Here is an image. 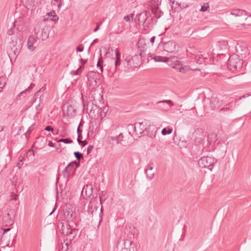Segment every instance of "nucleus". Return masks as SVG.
Segmentation results:
<instances>
[{
  "instance_id": "1",
  "label": "nucleus",
  "mask_w": 251,
  "mask_h": 251,
  "mask_svg": "<svg viewBox=\"0 0 251 251\" xmlns=\"http://www.w3.org/2000/svg\"><path fill=\"white\" fill-rule=\"evenodd\" d=\"M61 224L62 225L60 229L61 233L67 236L66 240H69L71 241L78 234V230L74 227L73 224L71 225V223H68L66 225L62 223Z\"/></svg>"
},
{
  "instance_id": "2",
  "label": "nucleus",
  "mask_w": 251,
  "mask_h": 251,
  "mask_svg": "<svg viewBox=\"0 0 251 251\" xmlns=\"http://www.w3.org/2000/svg\"><path fill=\"white\" fill-rule=\"evenodd\" d=\"M88 213L91 217L92 222H98L99 225L102 221L101 215L102 214L101 209L99 211L98 207L92 202L89 204L87 210Z\"/></svg>"
},
{
  "instance_id": "3",
  "label": "nucleus",
  "mask_w": 251,
  "mask_h": 251,
  "mask_svg": "<svg viewBox=\"0 0 251 251\" xmlns=\"http://www.w3.org/2000/svg\"><path fill=\"white\" fill-rule=\"evenodd\" d=\"M109 142H115L117 144H121L123 146H126L129 145L132 140V136L130 132L124 136L123 133H120L116 137L111 136L108 138Z\"/></svg>"
},
{
  "instance_id": "4",
  "label": "nucleus",
  "mask_w": 251,
  "mask_h": 251,
  "mask_svg": "<svg viewBox=\"0 0 251 251\" xmlns=\"http://www.w3.org/2000/svg\"><path fill=\"white\" fill-rule=\"evenodd\" d=\"M116 251H137L135 244L128 240H122L118 242Z\"/></svg>"
},
{
  "instance_id": "5",
  "label": "nucleus",
  "mask_w": 251,
  "mask_h": 251,
  "mask_svg": "<svg viewBox=\"0 0 251 251\" xmlns=\"http://www.w3.org/2000/svg\"><path fill=\"white\" fill-rule=\"evenodd\" d=\"M227 65L232 71H239L242 67V61L237 55H232L229 58Z\"/></svg>"
},
{
  "instance_id": "6",
  "label": "nucleus",
  "mask_w": 251,
  "mask_h": 251,
  "mask_svg": "<svg viewBox=\"0 0 251 251\" xmlns=\"http://www.w3.org/2000/svg\"><path fill=\"white\" fill-rule=\"evenodd\" d=\"M88 85L92 89L99 86L100 84L99 78V74L93 71H90L87 74Z\"/></svg>"
},
{
  "instance_id": "7",
  "label": "nucleus",
  "mask_w": 251,
  "mask_h": 251,
  "mask_svg": "<svg viewBox=\"0 0 251 251\" xmlns=\"http://www.w3.org/2000/svg\"><path fill=\"white\" fill-rule=\"evenodd\" d=\"M64 217L68 223H72L76 226V224L74 222V220L76 217V213L73 210V207L71 205H66L64 210Z\"/></svg>"
},
{
  "instance_id": "8",
  "label": "nucleus",
  "mask_w": 251,
  "mask_h": 251,
  "mask_svg": "<svg viewBox=\"0 0 251 251\" xmlns=\"http://www.w3.org/2000/svg\"><path fill=\"white\" fill-rule=\"evenodd\" d=\"M215 163V159L211 156H203L199 159V165L201 168H208L210 171L212 170L213 165Z\"/></svg>"
},
{
  "instance_id": "9",
  "label": "nucleus",
  "mask_w": 251,
  "mask_h": 251,
  "mask_svg": "<svg viewBox=\"0 0 251 251\" xmlns=\"http://www.w3.org/2000/svg\"><path fill=\"white\" fill-rule=\"evenodd\" d=\"M15 214V210L11 208H7L4 216V220L5 222L11 224L13 222Z\"/></svg>"
},
{
  "instance_id": "10",
  "label": "nucleus",
  "mask_w": 251,
  "mask_h": 251,
  "mask_svg": "<svg viewBox=\"0 0 251 251\" xmlns=\"http://www.w3.org/2000/svg\"><path fill=\"white\" fill-rule=\"evenodd\" d=\"M176 47V44L173 41H169L168 42L164 43L163 48L165 51L172 53L175 50Z\"/></svg>"
},
{
  "instance_id": "11",
  "label": "nucleus",
  "mask_w": 251,
  "mask_h": 251,
  "mask_svg": "<svg viewBox=\"0 0 251 251\" xmlns=\"http://www.w3.org/2000/svg\"><path fill=\"white\" fill-rule=\"evenodd\" d=\"M75 170V168H74L73 165H71V164H68L62 171V174L64 177L68 178L72 176V173H74Z\"/></svg>"
},
{
  "instance_id": "12",
  "label": "nucleus",
  "mask_w": 251,
  "mask_h": 251,
  "mask_svg": "<svg viewBox=\"0 0 251 251\" xmlns=\"http://www.w3.org/2000/svg\"><path fill=\"white\" fill-rule=\"evenodd\" d=\"M36 37L33 35H30L28 37L27 43V49L31 51H34L36 49V47L34 46V44L36 43Z\"/></svg>"
},
{
  "instance_id": "13",
  "label": "nucleus",
  "mask_w": 251,
  "mask_h": 251,
  "mask_svg": "<svg viewBox=\"0 0 251 251\" xmlns=\"http://www.w3.org/2000/svg\"><path fill=\"white\" fill-rule=\"evenodd\" d=\"M145 173L147 177L150 179H151L154 177L155 171L153 163H150L148 164L147 168L145 169Z\"/></svg>"
},
{
  "instance_id": "14",
  "label": "nucleus",
  "mask_w": 251,
  "mask_h": 251,
  "mask_svg": "<svg viewBox=\"0 0 251 251\" xmlns=\"http://www.w3.org/2000/svg\"><path fill=\"white\" fill-rule=\"evenodd\" d=\"M158 104H162L160 105V108L162 110H167L169 107L174 105V103L171 100H164L157 102Z\"/></svg>"
},
{
  "instance_id": "15",
  "label": "nucleus",
  "mask_w": 251,
  "mask_h": 251,
  "mask_svg": "<svg viewBox=\"0 0 251 251\" xmlns=\"http://www.w3.org/2000/svg\"><path fill=\"white\" fill-rule=\"evenodd\" d=\"M137 47L141 52L145 51L148 48L147 42L145 39H140L137 44Z\"/></svg>"
},
{
  "instance_id": "16",
  "label": "nucleus",
  "mask_w": 251,
  "mask_h": 251,
  "mask_svg": "<svg viewBox=\"0 0 251 251\" xmlns=\"http://www.w3.org/2000/svg\"><path fill=\"white\" fill-rule=\"evenodd\" d=\"M92 187L91 185H87L84 186L81 192V194L83 197L85 198V197H86V199L87 197H89L91 195L92 192Z\"/></svg>"
},
{
  "instance_id": "17",
  "label": "nucleus",
  "mask_w": 251,
  "mask_h": 251,
  "mask_svg": "<svg viewBox=\"0 0 251 251\" xmlns=\"http://www.w3.org/2000/svg\"><path fill=\"white\" fill-rule=\"evenodd\" d=\"M139 57L137 55H135L133 56L131 58H126L125 61L127 62V65L129 66L130 67H136L138 65V62L134 63V61L136 60H139Z\"/></svg>"
},
{
  "instance_id": "18",
  "label": "nucleus",
  "mask_w": 251,
  "mask_h": 251,
  "mask_svg": "<svg viewBox=\"0 0 251 251\" xmlns=\"http://www.w3.org/2000/svg\"><path fill=\"white\" fill-rule=\"evenodd\" d=\"M146 129L143 123H136L134 125V130L136 134H141Z\"/></svg>"
},
{
  "instance_id": "19",
  "label": "nucleus",
  "mask_w": 251,
  "mask_h": 251,
  "mask_svg": "<svg viewBox=\"0 0 251 251\" xmlns=\"http://www.w3.org/2000/svg\"><path fill=\"white\" fill-rule=\"evenodd\" d=\"M210 105L212 109H215L219 106V101L217 98L212 97L210 101Z\"/></svg>"
},
{
  "instance_id": "20",
  "label": "nucleus",
  "mask_w": 251,
  "mask_h": 251,
  "mask_svg": "<svg viewBox=\"0 0 251 251\" xmlns=\"http://www.w3.org/2000/svg\"><path fill=\"white\" fill-rule=\"evenodd\" d=\"M247 11L241 9H233L231 10L230 14L236 17L242 16L247 15Z\"/></svg>"
},
{
  "instance_id": "21",
  "label": "nucleus",
  "mask_w": 251,
  "mask_h": 251,
  "mask_svg": "<svg viewBox=\"0 0 251 251\" xmlns=\"http://www.w3.org/2000/svg\"><path fill=\"white\" fill-rule=\"evenodd\" d=\"M115 57L114 58L115 60V67L117 68V67L119 66L121 64V60H120V57H121V54L120 52L118 51L117 49H116L115 51Z\"/></svg>"
},
{
  "instance_id": "22",
  "label": "nucleus",
  "mask_w": 251,
  "mask_h": 251,
  "mask_svg": "<svg viewBox=\"0 0 251 251\" xmlns=\"http://www.w3.org/2000/svg\"><path fill=\"white\" fill-rule=\"evenodd\" d=\"M150 57L156 62H166L169 60V58L161 56L154 55L153 54L150 55Z\"/></svg>"
},
{
  "instance_id": "23",
  "label": "nucleus",
  "mask_w": 251,
  "mask_h": 251,
  "mask_svg": "<svg viewBox=\"0 0 251 251\" xmlns=\"http://www.w3.org/2000/svg\"><path fill=\"white\" fill-rule=\"evenodd\" d=\"M64 2L63 0H53L51 1V4L53 6H56L58 9H60Z\"/></svg>"
},
{
  "instance_id": "24",
  "label": "nucleus",
  "mask_w": 251,
  "mask_h": 251,
  "mask_svg": "<svg viewBox=\"0 0 251 251\" xmlns=\"http://www.w3.org/2000/svg\"><path fill=\"white\" fill-rule=\"evenodd\" d=\"M84 69L83 66H80L77 70H73L71 72L70 74L73 75H80Z\"/></svg>"
},
{
  "instance_id": "25",
  "label": "nucleus",
  "mask_w": 251,
  "mask_h": 251,
  "mask_svg": "<svg viewBox=\"0 0 251 251\" xmlns=\"http://www.w3.org/2000/svg\"><path fill=\"white\" fill-rule=\"evenodd\" d=\"M149 129H152V132L151 133H149V136H150L151 138H154L155 136V134L157 131V129L153 125H150Z\"/></svg>"
},
{
  "instance_id": "26",
  "label": "nucleus",
  "mask_w": 251,
  "mask_h": 251,
  "mask_svg": "<svg viewBox=\"0 0 251 251\" xmlns=\"http://www.w3.org/2000/svg\"><path fill=\"white\" fill-rule=\"evenodd\" d=\"M103 62V59H102V57H100L98 61L97 64V66L98 68H99L101 73L103 72V65H102Z\"/></svg>"
},
{
  "instance_id": "27",
  "label": "nucleus",
  "mask_w": 251,
  "mask_h": 251,
  "mask_svg": "<svg viewBox=\"0 0 251 251\" xmlns=\"http://www.w3.org/2000/svg\"><path fill=\"white\" fill-rule=\"evenodd\" d=\"M48 15L49 16L52 17L53 18L51 19V20L53 21H56L58 20V17L56 15L55 12L54 11H51L50 12L48 13Z\"/></svg>"
},
{
  "instance_id": "28",
  "label": "nucleus",
  "mask_w": 251,
  "mask_h": 251,
  "mask_svg": "<svg viewBox=\"0 0 251 251\" xmlns=\"http://www.w3.org/2000/svg\"><path fill=\"white\" fill-rule=\"evenodd\" d=\"M204 58L203 57L202 55H201L200 56H195V60L196 62L199 64H201L203 62Z\"/></svg>"
},
{
  "instance_id": "29",
  "label": "nucleus",
  "mask_w": 251,
  "mask_h": 251,
  "mask_svg": "<svg viewBox=\"0 0 251 251\" xmlns=\"http://www.w3.org/2000/svg\"><path fill=\"white\" fill-rule=\"evenodd\" d=\"M173 132L172 128H169L168 130L166 128H163L161 131V133L163 135L170 134Z\"/></svg>"
},
{
  "instance_id": "30",
  "label": "nucleus",
  "mask_w": 251,
  "mask_h": 251,
  "mask_svg": "<svg viewBox=\"0 0 251 251\" xmlns=\"http://www.w3.org/2000/svg\"><path fill=\"white\" fill-rule=\"evenodd\" d=\"M15 26V22H14L12 26L10 29H8V30L7 31V34L8 35L10 36V35H13L14 34V33H15V31H14Z\"/></svg>"
},
{
  "instance_id": "31",
  "label": "nucleus",
  "mask_w": 251,
  "mask_h": 251,
  "mask_svg": "<svg viewBox=\"0 0 251 251\" xmlns=\"http://www.w3.org/2000/svg\"><path fill=\"white\" fill-rule=\"evenodd\" d=\"M74 155L75 157V158L78 160L80 161L81 158H83V154L78 152V151H75L74 153Z\"/></svg>"
},
{
  "instance_id": "32",
  "label": "nucleus",
  "mask_w": 251,
  "mask_h": 251,
  "mask_svg": "<svg viewBox=\"0 0 251 251\" xmlns=\"http://www.w3.org/2000/svg\"><path fill=\"white\" fill-rule=\"evenodd\" d=\"M209 8V5L208 3H204L201 6V8L200 9V11L204 12L206 11Z\"/></svg>"
},
{
  "instance_id": "33",
  "label": "nucleus",
  "mask_w": 251,
  "mask_h": 251,
  "mask_svg": "<svg viewBox=\"0 0 251 251\" xmlns=\"http://www.w3.org/2000/svg\"><path fill=\"white\" fill-rule=\"evenodd\" d=\"M58 142H63L65 144L72 143L73 141L70 139L65 138V139H60L58 141Z\"/></svg>"
},
{
  "instance_id": "34",
  "label": "nucleus",
  "mask_w": 251,
  "mask_h": 251,
  "mask_svg": "<svg viewBox=\"0 0 251 251\" xmlns=\"http://www.w3.org/2000/svg\"><path fill=\"white\" fill-rule=\"evenodd\" d=\"M70 242L71 241H68V240H66V242L65 243V246L63 245L62 247V251H67L68 249H69L68 246L69 245Z\"/></svg>"
},
{
  "instance_id": "35",
  "label": "nucleus",
  "mask_w": 251,
  "mask_h": 251,
  "mask_svg": "<svg viewBox=\"0 0 251 251\" xmlns=\"http://www.w3.org/2000/svg\"><path fill=\"white\" fill-rule=\"evenodd\" d=\"M189 70V68L187 66H181V68H180L179 72L185 73L187 71Z\"/></svg>"
},
{
  "instance_id": "36",
  "label": "nucleus",
  "mask_w": 251,
  "mask_h": 251,
  "mask_svg": "<svg viewBox=\"0 0 251 251\" xmlns=\"http://www.w3.org/2000/svg\"><path fill=\"white\" fill-rule=\"evenodd\" d=\"M28 89H25V90L22 91L17 96V99L19 98V99H21V96L25 97V95H26V93L28 92Z\"/></svg>"
},
{
  "instance_id": "37",
  "label": "nucleus",
  "mask_w": 251,
  "mask_h": 251,
  "mask_svg": "<svg viewBox=\"0 0 251 251\" xmlns=\"http://www.w3.org/2000/svg\"><path fill=\"white\" fill-rule=\"evenodd\" d=\"M141 16H143V18L147 16V12H146L145 13H141L139 14V17L138 18V20L140 22L142 23H144L145 21V20L143 18L142 20H141Z\"/></svg>"
},
{
  "instance_id": "38",
  "label": "nucleus",
  "mask_w": 251,
  "mask_h": 251,
  "mask_svg": "<svg viewBox=\"0 0 251 251\" xmlns=\"http://www.w3.org/2000/svg\"><path fill=\"white\" fill-rule=\"evenodd\" d=\"M181 66H182V65L179 63V61H177L176 63L173 66V68L176 70H178L179 71L180 68H181Z\"/></svg>"
},
{
  "instance_id": "39",
  "label": "nucleus",
  "mask_w": 251,
  "mask_h": 251,
  "mask_svg": "<svg viewBox=\"0 0 251 251\" xmlns=\"http://www.w3.org/2000/svg\"><path fill=\"white\" fill-rule=\"evenodd\" d=\"M84 47L82 45H80L78 47L76 48V50L78 52H81L83 50Z\"/></svg>"
},
{
  "instance_id": "40",
  "label": "nucleus",
  "mask_w": 251,
  "mask_h": 251,
  "mask_svg": "<svg viewBox=\"0 0 251 251\" xmlns=\"http://www.w3.org/2000/svg\"><path fill=\"white\" fill-rule=\"evenodd\" d=\"M40 28L41 27L40 25H37V26L35 27L34 31L35 34H38V33L40 32Z\"/></svg>"
},
{
  "instance_id": "41",
  "label": "nucleus",
  "mask_w": 251,
  "mask_h": 251,
  "mask_svg": "<svg viewBox=\"0 0 251 251\" xmlns=\"http://www.w3.org/2000/svg\"><path fill=\"white\" fill-rule=\"evenodd\" d=\"M45 129L48 131H53V128L50 126H47Z\"/></svg>"
},
{
  "instance_id": "42",
  "label": "nucleus",
  "mask_w": 251,
  "mask_h": 251,
  "mask_svg": "<svg viewBox=\"0 0 251 251\" xmlns=\"http://www.w3.org/2000/svg\"><path fill=\"white\" fill-rule=\"evenodd\" d=\"M69 164H71V165H73V166H74V165H76L75 168H78L80 165L79 163L76 162L75 161H72V162H70Z\"/></svg>"
},
{
  "instance_id": "43",
  "label": "nucleus",
  "mask_w": 251,
  "mask_h": 251,
  "mask_svg": "<svg viewBox=\"0 0 251 251\" xmlns=\"http://www.w3.org/2000/svg\"><path fill=\"white\" fill-rule=\"evenodd\" d=\"M114 50L112 49H108L105 53V55L107 56L108 54H110L111 52H113Z\"/></svg>"
},
{
  "instance_id": "44",
  "label": "nucleus",
  "mask_w": 251,
  "mask_h": 251,
  "mask_svg": "<svg viewBox=\"0 0 251 251\" xmlns=\"http://www.w3.org/2000/svg\"><path fill=\"white\" fill-rule=\"evenodd\" d=\"M79 62L82 64L81 66H83L84 67V65L86 64V63L87 62V60H84L82 58H80L79 59Z\"/></svg>"
},
{
  "instance_id": "45",
  "label": "nucleus",
  "mask_w": 251,
  "mask_h": 251,
  "mask_svg": "<svg viewBox=\"0 0 251 251\" xmlns=\"http://www.w3.org/2000/svg\"><path fill=\"white\" fill-rule=\"evenodd\" d=\"M82 147H84L87 144V142L86 141H82L81 143H78Z\"/></svg>"
},
{
  "instance_id": "46",
  "label": "nucleus",
  "mask_w": 251,
  "mask_h": 251,
  "mask_svg": "<svg viewBox=\"0 0 251 251\" xmlns=\"http://www.w3.org/2000/svg\"><path fill=\"white\" fill-rule=\"evenodd\" d=\"M124 19L126 22H130V18L129 17V15H126V16H125Z\"/></svg>"
},
{
  "instance_id": "47",
  "label": "nucleus",
  "mask_w": 251,
  "mask_h": 251,
  "mask_svg": "<svg viewBox=\"0 0 251 251\" xmlns=\"http://www.w3.org/2000/svg\"><path fill=\"white\" fill-rule=\"evenodd\" d=\"M81 126V123L79 124V126H78V127L77 129V132L78 135H81V133H82V130L79 129V126Z\"/></svg>"
},
{
  "instance_id": "48",
  "label": "nucleus",
  "mask_w": 251,
  "mask_h": 251,
  "mask_svg": "<svg viewBox=\"0 0 251 251\" xmlns=\"http://www.w3.org/2000/svg\"><path fill=\"white\" fill-rule=\"evenodd\" d=\"M35 86V84L33 83H31L30 86L26 89H28V91L29 92L30 90H31Z\"/></svg>"
},
{
  "instance_id": "49",
  "label": "nucleus",
  "mask_w": 251,
  "mask_h": 251,
  "mask_svg": "<svg viewBox=\"0 0 251 251\" xmlns=\"http://www.w3.org/2000/svg\"><path fill=\"white\" fill-rule=\"evenodd\" d=\"M81 138H82V135H78V137H77V141L78 143H80L82 142V141L81 140Z\"/></svg>"
},
{
  "instance_id": "50",
  "label": "nucleus",
  "mask_w": 251,
  "mask_h": 251,
  "mask_svg": "<svg viewBox=\"0 0 251 251\" xmlns=\"http://www.w3.org/2000/svg\"><path fill=\"white\" fill-rule=\"evenodd\" d=\"M200 130L202 133H204V132L203 131V130L202 129H197V130H195V134H196V135L198 134L199 132H200Z\"/></svg>"
},
{
  "instance_id": "51",
  "label": "nucleus",
  "mask_w": 251,
  "mask_h": 251,
  "mask_svg": "<svg viewBox=\"0 0 251 251\" xmlns=\"http://www.w3.org/2000/svg\"><path fill=\"white\" fill-rule=\"evenodd\" d=\"M249 96H250V94H246L244 95L242 97H240V98L239 99V100H241V99H243V98L245 99V98H247V97H248Z\"/></svg>"
},
{
  "instance_id": "52",
  "label": "nucleus",
  "mask_w": 251,
  "mask_h": 251,
  "mask_svg": "<svg viewBox=\"0 0 251 251\" xmlns=\"http://www.w3.org/2000/svg\"><path fill=\"white\" fill-rule=\"evenodd\" d=\"M93 146H89L88 148H87V153H89L91 151H92V149H93Z\"/></svg>"
},
{
  "instance_id": "53",
  "label": "nucleus",
  "mask_w": 251,
  "mask_h": 251,
  "mask_svg": "<svg viewBox=\"0 0 251 251\" xmlns=\"http://www.w3.org/2000/svg\"><path fill=\"white\" fill-rule=\"evenodd\" d=\"M155 36H153L151 38V40H150V42L151 43L153 44L154 42V41H155Z\"/></svg>"
},
{
  "instance_id": "54",
  "label": "nucleus",
  "mask_w": 251,
  "mask_h": 251,
  "mask_svg": "<svg viewBox=\"0 0 251 251\" xmlns=\"http://www.w3.org/2000/svg\"><path fill=\"white\" fill-rule=\"evenodd\" d=\"M108 110V107H106V106H105L103 109V112L104 113H106Z\"/></svg>"
},
{
  "instance_id": "55",
  "label": "nucleus",
  "mask_w": 251,
  "mask_h": 251,
  "mask_svg": "<svg viewBox=\"0 0 251 251\" xmlns=\"http://www.w3.org/2000/svg\"><path fill=\"white\" fill-rule=\"evenodd\" d=\"M36 109L37 110H39V111H40L42 109V108L40 107V103L36 107Z\"/></svg>"
},
{
  "instance_id": "56",
  "label": "nucleus",
  "mask_w": 251,
  "mask_h": 251,
  "mask_svg": "<svg viewBox=\"0 0 251 251\" xmlns=\"http://www.w3.org/2000/svg\"><path fill=\"white\" fill-rule=\"evenodd\" d=\"M98 40L97 39H95L92 43L91 44V46L94 45L96 43L98 42Z\"/></svg>"
},
{
  "instance_id": "57",
  "label": "nucleus",
  "mask_w": 251,
  "mask_h": 251,
  "mask_svg": "<svg viewBox=\"0 0 251 251\" xmlns=\"http://www.w3.org/2000/svg\"><path fill=\"white\" fill-rule=\"evenodd\" d=\"M99 27H100V25H97L96 27L94 29V32H97L99 30Z\"/></svg>"
},
{
  "instance_id": "58",
  "label": "nucleus",
  "mask_w": 251,
  "mask_h": 251,
  "mask_svg": "<svg viewBox=\"0 0 251 251\" xmlns=\"http://www.w3.org/2000/svg\"><path fill=\"white\" fill-rule=\"evenodd\" d=\"M49 146L50 147H53V144L51 141H50L48 144Z\"/></svg>"
},
{
  "instance_id": "59",
  "label": "nucleus",
  "mask_w": 251,
  "mask_h": 251,
  "mask_svg": "<svg viewBox=\"0 0 251 251\" xmlns=\"http://www.w3.org/2000/svg\"><path fill=\"white\" fill-rule=\"evenodd\" d=\"M129 15L130 18H131L132 19H133V17L134 16V14H131L130 15Z\"/></svg>"
},
{
  "instance_id": "60",
  "label": "nucleus",
  "mask_w": 251,
  "mask_h": 251,
  "mask_svg": "<svg viewBox=\"0 0 251 251\" xmlns=\"http://www.w3.org/2000/svg\"><path fill=\"white\" fill-rule=\"evenodd\" d=\"M17 197H18V196H17V195H16V196H15L14 197V198H12V199H10V200H15V201H16V200H17Z\"/></svg>"
},
{
  "instance_id": "61",
  "label": "nucleus",
  "mask_w": 251,
  "mask_h": 251,
  "mask_svg": "<svg viewBox=\"0 0 251 251\" xmlns=\"http://www.w3.org/2000/svg\"><path fill=\"white\" fill-rule=\"evenodd\" d=\"M10 230V228H6L4 229V233H5Z\"/></svg>"
},
{
  "instance_id": "62",
  "label": "nucleus",
  "mask_w": 251,
  "mask_h": 251,
  "mask_svg": "<svg viewBox=\"0 0 251 251\" xmlns=\"http://www.w3.org/2000/svg\"><path fill=\"white\" fill-rule=\"evenodd\" d=\"M56 208H54V209H53V210L52 211V212L50 214V215H51L55 211Z\"/></svg>"
},
{
  "instance_id": "63",
  "label": "nucleus",
  "mask_w": 251,
  "mask_h": 251,
  "mask_svg": "<svg viewBox=\"0 0 251 251\" xmlns=\"http://www.w3.org/2000/svg\"><path fill=\"white\" fill-rule=\"evenodd\" d=\"M102 22H99V23H96V24H97V25H101V24H102Z\"/></svg>"
},
{
  "instance_id": "64",
  "label": "nucleus",
  "mask_w": 251,
  "mask_h": 251,
  "mask_svg": "<svg viewBox=\"0 0 251 251\" xmlns=\"http://www.w3.org/2000/svg\"><path fill=\"white\" fill-rule=\"evenodd\" d=\"M155 12H156V10H154V9H153V10H152V12L154 14H155Z\"/></svg>"
}]
</instances>
